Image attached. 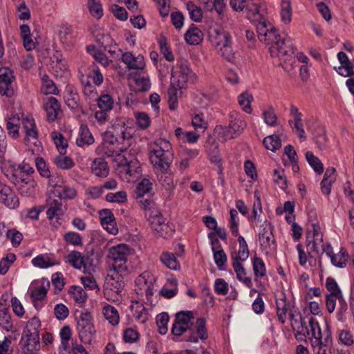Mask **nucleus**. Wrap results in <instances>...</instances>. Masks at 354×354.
Wrapping results in <instances>:
<instances>
[{"mask_svg":"<svg viewBox=\"0 0 354 354\" xmlns=\"http://www.w3.org/2000/svg\"><path fill=\"white\" fill-rule=\"evenodd\" d=\"M187 9L192 20L199 22L203 18V12L200 7L196 6L193 2L187 3Z\"/></svg>","mask_w":354,"mask_h":354,"instance_id":"09e8293b","label":"nucleus"},{"mask_svg":"<svg viewBox=\"0 0 354 354\" xmlns=\"http://www.w3.org/2000/svg\"><path fill=\"white\" fill-rule=\"evenodd\" d=\"M42 85L41 87V91L44 94H57L58 93V89L53 82V80H50L48 76L44 75L42 79Z\"/></svg>","mask_w":354,"mask_h":354,"instance_id":"c03bdc74","label":"nucleus"},{"mask_svg":"<svg viewBox=\"0 0 354 354\" xmlns=\"http://www.w3.org/2000/svg\"><path fill=\"white\" fill-rule=\"evenodd\" d=\"M187 331L189 332V335L187 337H186L185 341L197 343L198 341V337L196 336V335L194 334L192 329L180 324L176 321L174 322L171 328V333L174 336L180 337Z\"/></svg>","mask_w":354,"mask_h":354,"instance_id":"393cba45","label":"nucleus"},{"mask_svg":"<svg viewBox=\"0 0 354 354\" xmlns=\"http://www.w3.org/2000/svg\"><path fill=\"white\" fill-rule=\"evenodd\" d=\"M76 32L71 28L62 26L59 30L60 41L68 46H72L75 41Z\"/></svg>","mask_w":354,"mask_h":354,"instance_id":"c756f323","label":"nucleus"},{"mask_svg":"<svg viewBox=\"0 0 354 354\" xmlns=\"http://www.w3.org/2000/svg\"><path fill=\"white\" fill-rule=\"evenodd\" d=\"M52 138L59 153L62 155L65 154L68 147L67 140L64 139L61 133L57 132H53Z\"/></svg>","mask_w":354,"mask_h":354,"instance_id":"3c124183","label":"nucleus"},{"mask_svg":"<svg viewBox=\"0 0 354 354\" xmlns=\"http://www.w3.org/2000/svg\"><path fill=\"white\" fill-rule=\"evenodd\" d=\"M217 50L221 57L227 61L232 62L234 59V53L232 48V43H229L222 47H219Z\"/></svg>","mask_w":354,"mask_h":354,"instance_id":"69168bd1","label":"nucleus"},{"mask_svg":"<svg viewBox=\"0 0 354 354\" xmlns=\"http://www.w3.org/2000/svg\"><path fill=\"white\" fill-rule=\"evenodd\" d=\"M54 162L62 169H69L75 165L73 160L71 158L68 156H63L62 154L54 158Z\"/></svg>","mask_w":354,"mask_h":354,"instance_id":"6e6d98bb","label":"nucleus"},{"mask_svg":"<svg viewBox=\"0 0 354 354\" xmlns=\"http://www.w3.org/2000/svg\"><path fill=\"white\" fill-rule=\"evenodd\" d=\"M106 200L111 203H122L127 201V194L125 191H119L115 193H109L106 196Z\"/></svg>","mask_w":354,"mask_h":354,"instance_id":"bf43d9fd","label":"nucleus"},{"mask_svg":"<svg viewBox=\"0 0 354 354\" xmlns=\"http://www.w3.org/2000/svg\"><path fill=\"white\" fill-rule=\"evenodd\" d=\"M312 227L313 230H308L306 233V248L309 257L315 258L319 255L320 251L330 254L332 246L328 243H324L323 234L318 226L313 224Z\"/></svg>","mask_w":354,"mask_h":354,"instance_id":"20e7f679","label":"nucleus"},{"mask_svg":"<svg viewBox=\"0 0 354 354\" xmlns=\"http://www.w3.org/2000/svg\"><path fill=\"white\" fill-rule=\"evenodd\" d=\"M152 186L153 184L149 179H142L136 187L135 191L136 197L137 198H143L145 194L151 192Z\"/></svg>","mask_w":354,"mask_h":354,"instance_id":"4c0bfd02","label":"nucleus"},{"mask_svg":"<svg viewBox=\"0 0 354 354\" xmlns=\"http://www.w3.org/2000/svg\"><path fill=\"white\" fill-rule=\"evenodd\" d=\"M113 105V100L108 94L102 95L97 100V106L102 111H109L112 109Z\"/></svg>","mask_w":354,"mask_h":354,"instance_id":"4d7b16f0","label":"nucleus"},{"mask_svg":"<svg viewBox=\"0 0 354 354\" xmlns=\"http://www.w3.org/2000/svg\"><path fill=\"white\" fill-rule=\"evenodd\" d=\"M281 18L285 24H288L292 19V8L290 1L282 0L281 3Z\"/></svg>","mask_w":354,"mask_h":354,"instance_id":"79ce46f5","label":"nucleus"},{"mask_svg":"<svg viewBox=\"0 0 354 354\" xmlns=\"http://www.w3.org/2000/svg\"><path fill=\"white\" fill-rule=\"evenodd\" d=\"M41 322L38 317H33L26 326V343L22 348V354H37L39 350V328Z\"/></svg>","mask_w":354,"mask_h":354,"instance_id":"39448f33","label":"nucleus"},{"mask_svg":"<svg viewBox=\"0 0 354 354\" xmlns=\"http://www.w3.org/2000/svg\"><path fill=\"white\" fill-rule=\"evenodd\" d=\"M263 143L267 149L272 151L279 149L281 146V139L277 135H271L266 137L263 139Z\"/></svg>","mask_w":354,"mask_h":354,"instance_id":"37998d69","label":"nucleus"},{"mask_svg":"<svg viewBox=\"0 0 354 354\" xmlns=\"http://www.w3.org/2000/svg\"><path fill=\"white\" fill-rule=\"evenodd\" d=\"M289 319L290 321V325L294 331L303 330L304 328H306L304 319L301 317V315L299 310L290 312V316L289 317Z\"/></svg>","mask_w":354,"mask_h":354,"instance_id":"e433bc0d","label":"nucleus"},{"mask_svg":"<svg viewBox=\"0 0 354 354\" xmlns=\"http://www.w3.org/2000/svg\"><path fill=\"white\" fill-rule=\"evenodd\" d=\"M306 158L315 172L320 174L324 171V167L320 160L314 156L311 151H307L306 153Z\"/></svg>","mask_w":354,"mask_h":354,"instance_id":"49530a36","label":"nucleus"},{"mask_svg":"<svg viewBox=\"0 0 354 354\" xmlns=\"http://www.w3.org/2000/svg\"><path fill=\"white\" fill-rule=\"evenodd\" d=\"M337 59L339 61L341 66L339 67H334V69L342 76H349V67L351 61L349 60L347 55L341 51L337 53Z\"/></svg>","mask_w":354,"mask_h":354,"instance_id":"7c9ffc66","label":"nucleus"},{"mask_svg":"<svg viewBox=\"0 0 354 354\" xmlns=\"http://www.w3.org/2000/svg\"><path fill=\"white\" fill-rule=\"evenodd\" d=\"M205 322V319L201 317L196 319L195 324L196 333L198 334L199 338L202 340H205L208 337Z\"/></svg>","mask_w":354,"mask_h":354,"instance_id":"0e129e2a","label":"nucleus"},{"mask_svg":"<svg viewBox=\"0 0 354 354\" xmlns=\"http://www.w3.org/2000/svg\"><path fill=\"white\" fill-rule=\"evenodd\" d=\"M15 77L13 71L8 67L0 68V93L8 97L15 93L14 82Z\"/></svg>","mask_w":354,"mask_h":354,"instance_id":"9d476101","label":"nucleus"},{"mask_svg":"<svg viewBox=\"0 0 354 354\" xmlns=\"http://www.w3.org/2000/svg\"><path fill=\"white\" fill-rule=\"evenodd\" d=\"M160 184L166 189H171L174 187L173 176L171 167L167 170L155 171Z\"/></svg>","mask_w":354,"mask_h":354,"instance_id":"bb28decb","label":"nucleus"},{"mask_svg":"<svg viewBox=\"0 0 354 354\" xmlns=\"http://www.w3.org/2000/svg\"><path fill=\"white\" fill-rule=\"evenodd\" d=\"M59 199L71 200L77 196V190L75 187L66 185H62L59 189L55 190Z\"/></svg>","mask_w":354,"mask_h":354,"instance_id":"58836bf2","label":"nucleus"},{"mask_svg":"<svg viewBox=\"0 0 354 354\" xmlns=\"http://www.w3.org/2000/svg\"><path fill=\"white\" fill-rule=\"evenodd\" d=\"M277 317L279 322L283 324L286 323L288 315L290 316V312H295V306L292 302L288 301L285 295L277 298L276 301Z\"/></svg>","mask_w":354,"mask_h":354,"instance_id":"f8f14e48","label":"nucleus"},{"mask_svg":"<svg viewBox=\"0 0 354 354\" xmlns=\"http://www.w3.org/2000/svg\"><path fill=\"white\" fill-rule=\"evenodd\" d=\"M120 160V171L131 176L140 173V166L139 161L129 153L124 154Z\"/></svg>","mask_w":354,"mask_h":354,"instance_id":"2eb2a0df","label":"nucleus"},{"mask_svg":"<svg viewBox=\"0 0 354 354\" xmlns=\"http://www.w3.org/2000/svg\"><path fill=\"white\" fill-rule=\"evenodd\" d=\"M103 315L106 320L113 326L118 325L120 317L118 310L111 305H106L103 308Z\"/></svg>","mask_w":354,"mask_h":354,"instance_id":"f704fd0d","label":"nucleus"},{"mask_svg":"<svg viewBox=\"0 0 354 354\" xmlns=\"http://www.w3.org/2000/svg\"><path fill=\"white\" fill-rule=\"evenodd\" d=\"M44 107L46 111L47 120L49 122H54L58 112L60 111V105L55 97H49L44 100Z\"/></svg>","mask_w":354,"mask_h":354,"instance_id":"412c9836","label":"nucleus"},{"mask_svg":"<svg viewBox=\"0 0 354 354\" xmlns=\"http://www.w3.org/2000/svg\"><path fill=\"white\" fill-rule=\"evenodd\" d=\"M264 122L270 127H274L277 123V117L272 108L265 110L263 112Z\"/></svg>","mask_w":354,"mask_h":354,"instance_id":"774afa93","label":"nucleus"},{"mask_svg":"<svg viewBox=\"0 0 354 354\" xmlns=\"http://www.w3.org/2000/svg\"><path fill=\"white\" fill-rule=\"evenodd\" d=\"M192 72L187 63L180 62L178 66V70L172 73L171 84H177V86L182 88L185 86Z\"/></svg>","mask_w":354,"mask_h":354,"instance_id":"4468645a","label":"nucleus"},{"mask_svg":"<svg viewBox=\"0 0 354 354\" xmlns=\"http://www.w3.org/2000/svg\"><path fill=\"white\" fill-rule=\"evenodd\" d=\"M149 159L154 171L167 170L171 167L174 159L171 145L164 139L157 140L151 145Z\"/></svg>","mask_w":354,"mask_h":354,"instance_id":"7ed1b4c3","label":"nucleus"},{"mask_svg":"<svg viewBox=\"0 0 354 354\" xmlns=\"http://www.w3.org/2000/svg\"><path fill=\"white\" fill-rule=\"evenodd\" d=\"M32 264L41 268H47L54 266L55 263L52 262L48 257H44L42 255H39L32 260Z\"/></svg>","mask_w":354,"mask_h":354,"instance_id":"338daca9","label":"nucleus"},{"mask_svg":"<svg viewBox=\"0 0 354 354\" xmlns=\"http://www.w3.org/2000/svg\"><path fill=\"white\" fill-rule=\"evenodd\" d=\"M313 352L315 354H328L327 348L331 342V334L329 326L322 333L321 328H317L315 335L309 337Z\"/></svg>","mask_w":354,"mask_h":354,"instance_id":"6e6552de","label":"nucleus"},{"mask_svg":"<svg viewBox=\"0 0 354 354\" xmlns=\"http://www.w3.org/2000/svg\"><path fill=\"white\" fill-rule=\"evenodd\" d=\"M66 263H69L75 269L86 268L91 264L89 258L77 250H72L64 257Z\"/></svg>","mask_w":354,"mask_h":354,"instance_id":"dca6fc26","label":"nucleus"},{"mask_svg":"<svg viewBox=\"0 0 354 354\" xmlns=\"http://www.w3.org/2000/svg\"><path fill=\"white\" fill-rule=\"evenodd\" d=\"M77 330L79 337L84 344H90L95 335L93 317L89 312H82L76 317Z\"/></svg>","mask_w":354,"mask_h":354,"instance_id":"423d86ee","label":"nucleus"},{"mask_svg":"<svg viewBox=\"0 0 354 354\" xmlns=\"http://www.w3.org/2000/svg\"><path fill=\"white\" fill-rule=\"evenodd\" d=\"M91 169L93 174L101 178H105L109 174L108 164L102 158H96L94 160Z\"/></svg>","mask_w":354,"mask_h":354,"instance_id":"a878e982","label":"nucleus"},{"mask_svg":"<svg viewBox=\"0 0 354 354\" xmlns=\"http://www.w3.org/2000/svg\"><path fill=\"white\" fill-rule=\"evenodd\" d=\"M158 44L160 46V51L163 54L165 59L169 62L173 61L174 59V56L167 45L166 37L164 35H160V38L158 39Z\"/></svg>","mask_w":354,"mask_h":354,"instance_id":"603ef678","label":"nucleus"},{"mask_svg":"<svg viewBox=\"0 0 354 354\" xmlns=\"http://www.w3.org/2000/svg\"><path fill=\"white\" fill-rule=\"evenodd\" d=\"M94 138L86 125H81L76 143L80 147L90 145L94 142Z\"/></svg>","mask_w":354,"mask_h":354,"instance_id":"cd10ccee","label":"nucleus"},{"mask_svg":"<svg viewBox=\"0 0 354 354\" xmlns=\"http://www.w3.org/2000/svg\"><path fill=\"white\" fill-rule=\"evenodd\" d=\"M6 236L10 240L11 243L14 247L19 246L23 239L22 234L16 229L7 230Z\"/></svg>","mask_w":354,"mask_h":354,"instance_id":"e2e57ef3","label":"nucleus"},{"mask_svg":"<svg viewBox=\"0 0 354 354\" xmlns=\"http://www.w3.org/2000/svg\"><path fill=\"white\" fill-rule=\"evenodd\" d=\"M326 255L330 257L331 263L334 266L343 268L346 266L348 254L345 248H342L339 253L334 254L331 248V253Z\"/></svg>","mask_w":354,"mask_h":354,"instance_id":"b1692460","label":"nucleus"},{"mask_svg":"<svg viewBox=\"0 0 354 354\" xmlns=\"http://www.w3.org/2000/svg\"><path fill=\"white\" fill-rule=\"evenodd\" d=\"M131 254V249L126 244L113 246L109 251L108 257L112 261V268L110 269V272H112L111 277L116 281L118 285L115 288L118 290L123 286L122 276L127 273V261Z\"/></svg>","mask_w":354,"mask_h":354,"instance_id":"f03ea898","label":"nucleus"},{"mask_svg":"<svg viewBox=\"0 0 354 354\" xmlns=\"http://www.w3.org/2000/svg\"><path fill=\"white\" fill-rule=\"evenodd\" d=\"M203 39V32L195 25L192 24L185 34V39L190 45H198Z\"/></svg>","mask_w":354,"mask_h":354,"instance_id":"5701e85b","label":"nucleus"},{"mask_svg":"<svg viewBox=\"0 0 354 354\" xmlns=\"http://www.w3.org/2000/svg\"><path fill=\"white\" fill-rule=\"evenodd\" d=\"M21 124L26 133V142L35 144L37 140L38 132L33 118L26 117L22 119Z\"/></svg>","mask_w":354,"mask_h":354,"instance_id":"a211bd4d","label":"nucleus"},{"mask_svg":"<svg viewBox=\"0 0 354 354\" xmlns=\"http://www.w3.org/2000/svg\"><path fill=\"white\" fill-rule=\"evenodd\" d=\"M2 304L0 302V306ZM0 325L6 331H13V324L11 321V315L8 308H0Z\"/></svg>","mask_w":354,"mask_h":354,"instance_id":"473e14b6","label":"nucleus"},{"mask_svg":"<svg viewBox=\"0 0 354 354\" xmlns=\"http://www.w3.org/2000/svg\"><path fill=\"white\" fill-rule=\"evenodd\" d=\"M194 319V317L192 311H181L176 314L174 321L188 328L192 329Z\"/></svg>","mask_w":354,"mask_h":354,"instance_id":"72a5a7b5","label":"nucleus"},{"mask_svg":"<svg viewBox=\"0 0 354 354\" xmlns=\"http://www.w3.org/2000/svg\"><path fill=\"white\" fill-rule=\"evenodd\" d=\"M209 37L212 43L217 49L225 44L232 43L230 33L221 28L212 29L209 32Z\"/></svg>","mask_w":354,"mask_h":354,"instance_id":"f3484780","label":"nucleus"},{"mask_svg":"<svg viewBox=\"0 0 354 354\" xmlns=\"http://www.w3.org/2000/svg\"><path fill=\"white\" fill-rule=\"evenodd\" d=\"M228 126L229 129H232V133H235L238 136L246 127V123L242 118H238L232 120Z\"/></svg>","mask_w":354,"mask_h":354,"instance_id":"13d9d810","label":"nucleus"},{"mask_svg":"<svg viewBox=\"0 0 354 354\" xmlns=\"http://www.w3.org/2000/svg\"><path fill=\"white\" fill-rule=\"evenodd\" d=\"M2 171L6 178L14 183L17 180L16 176L20 172V169L16 165L8 163L2 167Z\"/></svg>","mask_w":354,"mask_h":354,"instance_id":"a19ab883","label":"nucleus"},{"mask_svg":"<svg viewBox=\"0 0 354 354\" xmlns=\"http://www.w3.org/2000/svg\"><path fill=\"white\" fill-rule=\"evenodd\" d=\"M230 227L232 231V234L234 236L239 235V216L238 212L236 209H230Z\"/></svg>","mask_w":354,"mask_h":354,"instance_id":"052dcab7","label":"nucleus"},{"mask_svg":"<svg viewBox=\"0 0 354 354\" xmlns=\"http://www.w3.org/2000/svg\"><path fill=\"white\" fill-rule=\"evenodd\" d=\"M168 322L169 315L166 313H162L156 317V324L160 334L165 335L167 332Z\"/></svg>","mask_w":354,"mask_h":354,"instance_id":"680f3d73","label":"nucleus"},{"mask_svg":"<svg viewBox=\"0 0 354 354\" xmlns=\"http://www.w3.org/2000/svg\"><path fill=\"white\" fill-rule=\"evenodd\" d=\"M16 259V255L14 253H8L2 258L0 261V274L5 275Z\"/></svg>","mask_w":354,"mask_h":354,"instance_id":"de8ad7c7","label":"nucleus"},{"mask_svg":"<svg viewBox=\"0 0 354 354\" xmlns=\"http://www.w3.org/2000/svg\"><path fill=\"white\" fill-rule=\"evenodd\" d=\"M160 260L169 269L176 270L180 268V264L173 253L163 252L160 254Z\"/></svg>","mask_w":354,"mask_h":354,"instance_id":"c9c22d12","label":"nucleus"},{"mask_svg":"<svg viewBox=\"0 0 354 354\" xmlns=\"http://www.w3.org/2000/svg\"><path fill=\"white\" fill-rule=\"evenodd\" d=\"M156 279L149 272H144L136 279V291L137 294L145 295L147 303L152 304V296L155 287Z\"/></svg>","mask_w":354,"mask_h":354,"instance_id":"0eeeda50","label":"nucleus"},{"mask_svg":"<svg viewBox=\"0 0 354 354\" xmlns=\"http://www.w3.org/2000/svg\"><path fill=\"white\" fill-rule=\"evenodd\" d=\"M252 267L255 277H263L266 274V266L261 258L255 257L252 259Z\"/></svg>","mask_w":354,"mask_h":354,"instance_id":"5fc2aeb1","label":"nucleus"},{"mask_svg":"<svg viewBox=\"0 0 354 354\" xmlns=\"http://www.w3.org/2000/svg\"><path fill=\"white\" fill-rule=\"evenodd\" d=\"M64 241L75 247L82 245V238L80 234L75 232H68L64 234Z\"/></svg>","mask_w":354,"mask_h":354,"instance_id":"864d4df0","label":"nucleus"},{"mask_svg":"<svg viewBox=\"0 0 354 354\" xmlns=\"http://www.w3.org/2000/svg\"><path fill=\"white\" fill-rule=\"evenodd\" d=\"M63 214V205L60 201L55 199L48 202V208L46 211L47 218L51 221L54 218L57 219L55 223H53L55 227L61 225V223H59L58 220L61 218Z\"/></svg>","mask_w":354,"mask_h":354,"instance_id":"6ab92c4d","label":"nucleus"},{"mask_svg":"<svg viewBox=\"0 0 354 354\" xmlns=\"http://www.w3.org/2000/svg\"><path fill=\"white\" fill-rule=\"evenodd\" d=\"M266 6L263 0H246L245 4V16L252 23L264 19Z\"/></svg>","mask_w":354,"mask_h":354,"instance_id":"1a4fd4ad","label":"nucleus"},{"mask_svg":"<svg viewBox=\"0 0 354 354\" xmlns=\"http://www.w3.org/2000/svg\"><path fill=\"white\" fill-rule=\"evenodd\" d=\"M273 227L267 221L260 226L259 232V241L260 243L261 248L266 253L269 252L272 245H274L275 242L272 234Z\"/></svg>","mask_w":354,"mask_h":354,"instance_id":"9b49d317","label":"nucleus"},{"mask_svg":"<svg viewBox=\"0 0 354 354\" xmlns=\"http://www.w3.org/2000/svg\"><path fill=\"white\" fill-rule=\"evenodd\" d=\"M19 118L15 115H11L6 120V129L8 133L13 138L19 136V129L20 127Z\"/></svg>","mask_w":354,"mask_h":354,"instance_id":"2f4dec72","label":"nucleus"},{"mask_svg":"<svg viewBox=\"0 0 354 354\" xmlns=\"http://www.w3.org/2000/svg\"><path fill=\"white\" fill-rule=\"evenodd\" d=\"M68 293L73 297L75 301L81 306L86 301L87 294L80 286H73L68 290Z\"/></svg>","mask_w":354,"mask_h":354,"instance_id":"ea45409f","label":"nucleus"},{"mask_svg":"<svg viewBox=\"0 0 354 354\" xmlns=\"http://www.w3.org/2000/svg\"><path fill=\"white\" fill-rule=\"evenodd\" d=\"M88 8L90 14L94 18L100 19L103 16L102 6L97 0H88Z\"/></svg>","mask_w":354,"mask_h":354,"instance_id":"a18cd8bd","label":"nucleus"},{"mask_svg":"<svg viewBox=\"0 0 354 354\" xmlns=\"http://www.w3.org/2000/svg\"><path fill=\"white\" fill-rule=\"evenodd\" d=\"M252 100V95L248 92H243L238 97L239 105L242 107L243 110L248 113H250L252 111L250 106Z\"/></svg>","mask_w":354,"mask_h":354,"instance_id":"8fccbe9b","label":"nucleus"},{"mask_svg":"<svg viewBox=\"0 0 354 354\" xmlns=\"http://www.w3.org/2000/svg\"><path fill=\"white\" fill-rule=\"evenodd\" d=\"M0 202L10 209H15L19 205L18 197L8 185L1 186Z\"/></svg>","mask_w":354,"mask_h":354,"instance_id":"aec40b11","label":"nucleus"},{"mask_svg":"<svg viewBox=\"0 0 354 354\" xmlns=\"http://www.w3.org/2000/svg\"><path fill=\"white\" fill-rule=\"evenodd\" d=\"M121 59L129 70L143 69L145 66L144 57L141 55L136 57L131 53L127 52L122 55Z\"/></svg>","mask_w":354,"mask_h":354,"instance_id":"4be33fe9","label":"nucleus"},{"mask_svg":"<svg viewBox=\"0 0 354 354\" xmlns=\"http://www.w3.org/2000/svg\"><path fill=\"white\" fill-rule=\"evenodd\" d=\"M148 221L152 230L159 236H165L167 233L169 226L165 223V218L156 210L150 211Z\"/></svg>","mask_w":354,"mask_h":354,"instance_id":"ddd939ff","label":"nucleus"},{"mask_svg":"<svg viewBox=\"0 0 354 354\" xmlns=\"http://www.w3.org/2000/svg\"><path fill=\"white\" fill-rule=\"evenodd\" d=\"M232 266L234 272L236 274L237 279L242 281L247 287L251 288L252 287V282L250 277H246V272L243 265L236 260L233 261Z\"/></svg>","mask_w":354,"mask_h":354,"instance_id":"c85d7f7f","label":"nucleus"},{"mask_svg":"<svg viewBox=\"0 0 354 354\" xmlns=\"http://www.w3.org/2000/svg\"><path fill=\"white\" fill-rule=\"evenodd\" d=\"M255 24L259 41L266 45H270L271 56L279 57L281 66L285 71H290L295 63L293 56L295 50L291 39L282 38L271 24H267L265 19Z\"/></svg>","mask_w":354,"mask_h":354,"instance_id":"f257e3e1","label":"nucleus"}]
</instances>
